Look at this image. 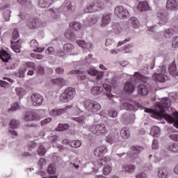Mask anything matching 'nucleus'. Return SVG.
I'll return each instance as SVG.
<instances>
[{
  "instance_id": "473e14b6",
  "label": "nucleus",
  "mask_w": 178,
  "mask_h": 178,
  "mask_svg": "<svg viewBox=\"0 0 178 178\" xmlns=\"http://www.w3.org/2000/svg\"><path fill=\"white\" fill-rule=\"evenodd\" d=\"M0 59H2L3 62L8 63L10 59V54L5 50L0 51Z\"/></svg>"
},
{
  "instance_id": "f3484780",
  "label": "nucleus",
  "mask_w": 178,
  "mask_h": 178,
  "mask_svg": "<svg viewBox=\"0 0 178 178\" xmlns=\"http://www.w3.org/2000/svg\"><path fill=\"white\" fill-rule=\"evenodd\" d=\"M76 44L83 48V49H86V51H91L92 49V44L91 42H86L84 40H76Z\"/></svg>"
},
{
  "instance_id": "f257e3e1",
  "label": "nucleus",
  "mask_w": 178,
  "mask_h": 178,
  "mask_svg": "<svg viewBox=\"0 0 178 178\" xmlns=\"http://www.w3.org/2000/svg\"><path fill=\"white\" fill-rule=\"evenodd\" d=\"M170 105L172 103L170 99L168 97L162 98L160 102L156 103V108H145V112L147 113H151L150 116L154 119H157L158 120H161V119H165L168 123H174V126L175 123L178 122V112L173 113L172 115H168L165 109H168V108H170Z\"/></svg>"
},
{
  "instance_id": "1a4fd4ad",
  "label": "nucleus",
  "mask_w": 178,
  "mask_h": 178,
  "mask_svg": "<svg viewBox=\"0 0 178 178\" xmlns=\"http://www.w3.org/2000/svg\"><path fill=\"white\" fill-rule=\"evenodd\" d=\"M114 13L115 16H118L120 19H124V17H129V16H130L127 9L122 6L116 7L114 10Z\"/></svg>"
},
{
  "instance_id": "f704fd0d",
  "label": "nucleus",
  "mask_w": 178,
  "mask_h": 178,
  "mask_svg": "<svg viewBox=\"0 0 178 178\" xmlns=\"http://www.w3.org/2000/svg\"><path fill=\"white\" fill-rule=\"evenodd\" d=\"M128 23L129 26H131V27H134V29H138L140 27V22L136 17L130 18Z\"/></svg>"
},
{
  "instance_id": "412c9836",
  "label": "nucleus",
  "mask_w": 178,
  "mask_h": 178,
  "mask_svg": "<svg viewBox=\"0 0 178 178\" xmlns=\"http://www.w3.org/2000/svg\"><path fill=\"white\" fill-rule=\"evenodd\" d=\"M30 69H35V64L32 62H29L26 63V67L25 68H21L19 70V77H24V74H26V72Z\"/></svg>"
},
{
  "instance_id": "8fccbe9b",
  "label": "nucleus",
  "mask_w": 178,
  "mask_h": 178,
  "mask_svg": "<svg viewBox=\"0 0 178 178\" xmlns=\"http://www.w3.org/2000/svg\"><path fill=\"white\" fill-rule=\"evenodd\" d=\"M9 126L11 129H17L20 126V122L17 120H12L10 122Z\"/></svg>"
},
{
  "instance_id": "680f3d73",
  "label": "nucleus",
  "mask_w": 178,
  "mask_h": 178,
  "mask_svg": "<svg viewBox=\"0 0 178 178\" xmlns=\"http://www.w3.org/2000/svg\"><path fill=\"white\" fill-rule=\"evenodd\" d=\"M174 33L175 32H173L172 29H165L164 35H165V38H170V37H172V35H173Z\"/></svg>"
},
{
  "instance_id": "c756f323",
  "label": "nucleus",
  "mask_w": 178,
  "mask_h": 178,
  "mask_svg": "<svg viewBox=\"0 0 178 178\" xmlns=\"http://www.w3.org/2000/svg\"><path fill=\"white\" fill-rule=\"evenodd\" d=\"M54 3V0H39L38 5L40 8H49Z\"/></svg>"
},
{
  "instance_id": "e433bc0d",
  "label": "nucleus",
  "mask_w": 178,
  "mask_h": 178,
  "mask_svg": "<svg viewBox=\"0 0 178 178\" xmlns=\"http://www.w3.org/2000/svg\"><path fill=\"white\" fill-rule=\"evenodd\" d=\"M150 134L153 137H156V138H158V137L161 136V129L157 126L153 127L151 129Z\"/></svg>"
},
{
  "instance_id": "c03bdc74",
  "label": "nucleus",
  "mask_w": 178,
  "mask_h": 178,
  "mask_svg": "<svg viewBox=\"0 0 178 178\" xmlns=\"http://www.w3.org/2000/svg\"><path fill=\"white\" fill-rule=\"evenodd\" d=\"M87 73L88 74H89V76H98L99 71L97 70V69H95V67L92 66L88 68Z\"/></svg>"
},
{
  "instance_id": "423d86ee",
  "label": "nucleus",
  "mask_w": 178,
  "mask_h": 178,
  "mask_svg": "<svg viewBox=\"0 0 178 178\" xmlns=\"http://www.w3.org/2000/svg\"><path fill=\"white\" fill-rule=\"evenodd\" d=\"M74 97H76V89L69 87L60 95V101H61V102H69L72 101Z\"/></svg>"
},
{
  "instance_id": "de8ad7c7",
  "label": "nucleus",
  "mask_w": 178,
  "mask_h": 178,
  "mask_svg": "<svg viewBox=\"0 0 178 178\" xmlns=\"http://www.w3.org/2000/svg\"><path fill=\"white\" fill-rule=\"evenodd\" d=\"M58 138L56 136H51L49 138L50 141H51V143L53 144V147H58V148H59V149H63V145H55V144H56L58 143Z\"/></svg>"
},
{
  "instance_id": "0e129e2a",
  "label": "nucleus",
  "mask_w": 178,
  "mask_h": 178,
  "mask_svg": "<svg viewBox=\"0 0 178 178\" xmlns=\"http://www.w3.org/2000/svg\"><path fill=\"white\" fill-rule=\"evenodd\" d=\"M19 16L22 20H29V19H30V15L25 12H20Z\"/></svg>"
},
{
  "instance_id": "a19ab883",
  "label": "nucleus",
  "mask_w": 178,
  "mask_h": 178,
  "mask_svg": "<svg viewBox=\"0 0 178 178\" xmlns=\"http://www.w3.org/2000/svg\"><path fill=\"white\" fill-rule=\"evenodd\" d=\"M65 37L67 38V40H70L73 41L76 40V33L70 29L67 30L65 33Z\"/></svg>"
},
{
  "instance_id": "393cba45",
  "label": "nucleus",
  "mask_w": 178,
  "mask_h": 178,
  "mask_svg": "<svg viewBox=\"0 0 178 178\" xmlns=\"http://www.w3.org/2000/svg\"><path fill=\"white\" fill-rule=\"evenodd\" d=\"M111 24V14H104L102 18L100 26L102 27H108Z\"/></svg>"
},
{
  "instance_id": "4c0bfd02",
  "label": "nucleus",
  "mask_w": 178,
  "mask_h": 178,
  "mask_svg": "<svg viewBox=\"0 0 178 178\" xmlns=\"http://www.w3.org/2000/svg\"><path fill=\"white\" fill-rule=\"evenodd\" d=\"M103 88H104L105 91H106V92H108L106 93L107 98H108V99H112V98H113V97L115 96L109 93L112 91V87L111 86V85H108V83H104Z\"/></svg>"
},
{
  "instance_id": "dca6fc26",
  "label": "nucleus",
  "mask_w": 178,
  "mask_h": 178,
  "mask_svg": "<svg viewBox=\"0 0 178 178\" xmlns=\"http://www.w3.org/2000/svg\"><path fill=\"white\" fill-rule=\"evenodd\" d=\"M132 47H133V45L127 44L118 50L116 49L110 50V54H111V55H118V54H119V51H123L124 54H130V52H131V50H130V48H132Z\"/></svg>"
},
{
  "instance_id": "2f4dec72",
  "label": "nucleus",
  "mask_w": 178,
  "mask_h": 178,
  "mask_svg": "<svg viewBox=\"0 0 178 178\" xmlns=\"http://www.w3.org/2000/svg\"><path fill=\"white\" fill-rule=\"evenodd\" d=\"M123 172L125 173H134L136 170V165L133 164H128L122 166Z\"/></svg>"
},
{
  "instance_id": "09e8293b",
  "label": "nucleus",
  "mask_w": 178,
  "mask_h": 178,
  "mask_svg": "<svg viewBox=\"0 0 178 178\" xmlns=\"http://www.w3.org/2000/svg\"><path fill=\"white\" fill-rule=\"evenodd\" d=\"M53 84H56V86H65L66 84V81L63 78H57L51 81Z\"/></svg>"
},
{
  "instance_id": "79ce46f5",
  "label": "nucleus",
  "mask_w": 178,
  "mask_h": 178,
  "mask_svg": "<svg viewBox=\"0 0 178 178\" xmlns=\"http://www.w3.org/2000/svg\"><path fill=\"white\" fill-rule=\"evenodd\" d=\"M168 72L171 76H178V72L176 70V64L172 63L168 67Z\"/></svg>"
},
{
  "instance_id": "bb28decb",
  "label": "nucleus",
  "mask_w": 178,
  "mask_h": 178,
  "mask_svg": "<svg viewBox=\"0 0 178 178\" xmlns=\"http://www.w3.org/2000/svg\"><path fill=\"white\" fill-rule=\"evenodd\" d=\"M139 12H145V10H151V7L148 5L147 1H140L138 6Z\"/></svg>"
},
{
  "instance_id": "f03ea898",
  "label": "nucleus",
  "mask_w": 178,
  "mask_h": 178,
  "mask_svg": "<svg viewBox=\"0 0 178 178\" xmlns=\"http://www.w3.org/2000/svg\"><path fill=\"white\" fill-rule=\"evenodd\" d=\"M74 9V3L72 2V0H65L62 6L59 8L50 9L49 12L51 13V17L53 18L50 22H56L59 20L60 17L58 13H62V12L66 13Z\"/></svg>"
},
{
  "instance_id": "49530a36",
  "label": "nucleus",
  "mask_w": 178,
  "mask_h": 178,
  "mask_svg": "<svg viewBox=\"0 0 178 178\" xmlns=\"http://www.w3.org/2000/svg\"><path fill=\"white\" fill-rule=\"evenodd\" d=\"M70 29H73L74 31H79L81 29V24L79 22H72L70 23Z\"/></svg>"
},
{
  "instance_id": "a18cd8bd",
  "label": "nucleus",
  "mask_w": 178,
  "mask_h": 178,
  "mask_svg": "<svg viewBox=\"0 0 178 178\" xmlns=\"http://www.w3.org/2000/svg\"><path fill=\"white\" fill-rule=\"evenodd\" d=\"M72 120H74V122H76L79 124H86V116L85 115H81L79 117H72Z\"/></svg>"
},
{
  "instance_id": "7ed1b4c3",
  "label": "nucleus",
  "mask_w": 178,
  "mask_h": 178,
  "mask_svg": "<svg viewBox=\"0 0 178 178\" xmlns=\"http://www.w3.org/2000/svg\"><path fill=\"white\" fill-rule=\"evenodd\" d=\"M153 80L158 83H166L170 80L169 73L166 70V66L162 65L157 68L156 71L153 74Z\"/></svg>"
},
{
  "instance_id": "72a5a7b5",
  "label": "nucleus",
  "mask_w": 178,
  "mask_h": 178,
  "mask_svg": "<svg viewBox=\"0 0 178 178\" xmlns=\"http://www.w3.org/2000/svg\"><path fill=\"white\" fill-rule=\"evenodd\" d=\"M20 48H21V44L19 40H17L16 42L11 41V49L14 52H16V54H19L20 52Z\"/></svg>"
},
{
  "instance_id": "0eeeda50",
  "label": "nucleus",
  "mask_w": 178,
  "mask_h": 178,
  "mask_svg": "<svg viewBox=\"0 0 178 178\" xmlns=\"http://www.w3.org/2000/svg\"><path fill=\"white\" fill-rule=\"evenodd\" d=\"M104 3L100 1H97L88 5L83 10L85 13H94L95 12H101V10H104Z\"/></svg>"
},
{
  "instance_id": "ddd939ff",
  "label": "nucleus",
  "mask_w": 178,
  "mask_h": 178,
  "mask_svg": "<svg viewBox=\"0 0 178 178\" xmlns=\"http://www.w3.org/2000/svg\"><path fill=\"white\" fill-rule=\"evenodd\" d=\"M159 178H168L170 175V169L168 167H160L156 172Z\"/></svg>"
},
{
  "instance_id": "e2e57ef3",
  "label": "nucleus",
  "mask_w": 178,
  "mask_h": 178,
  "mask_svg": "<svg viewBox=\"0 0 178 178\" xmlns=\"http://www.w3.org/2000/svg\"><path fill=\"white\" fill-rule=\"evenodd\" d=\"M47 172L49 175L55 174V172H56V168H55V164H50L47 168Z\"/></svg>"
},
{
  "instance_id": "a211bd4d",
  "label": "nucleus",
  "mask_w": 178,
  "mask_h": 178,
  "mask_svg": "<svg viewBox=\"0 0 178 178\" xmlns=\"http://www.w3.org/2000/svg\"><path fill=\"white\" fill-rule=\"evenodd\" d=\"M140 107V105L136 106L134 103L124 102L121 104L120 108L121 110L125 109L126 111H137V108Z\"/></svg>"
},
{
  "instance_id": "6ab92c4d",
  "label": "nucleus",
  "mask_w": 178,
  "mask_h": 178,
  "mask_svg": "<svg viewBox=\"0 0 178 178\" xmlns=\"http://www.w3.org/2000/svg\"><path fill=\"white\" fill-rule=\"evenodd\" d=\"M144 148L140 146H134L131 148V152H132V155L131 156V158L134 159V162H136V159H138V154H140L141 151H143Z\"/></svg>"
},
{
  "instance_id": "b1692460",
  "label": "nucleus",
  "mask_w": 178,
  "mask_h": 178,
  "mask_svg": "<svg viewBox=\"0 0 178 178\" xmlns=\"http://www.w3.org/2000/svg\"><path fill=\"white\" fill-rule=\"evenodd\" d=\"M30 47L32 48L34 52H44L45 48L44 47H38V42L35 40H32L30 42Z\"/></svg>"
},
{
  "instance_id": "864d4df0",
  "label": "nucleus",
  "mask_w": 178,
  "mask_h": 178,
  "mask_svg": "<svg viewBox=\"0 0 178 178\" xmlns=\"http://www.w3.org/2000/svg\"><path fill=\"white\" fill-rule=\"evenodd\" d=\"M111 172H112V165H106L103 168V174L105 176H108V175H109V173H111Z\"/></svg>"
},
{
  "instance_id": "69168bd1",
  "label": "nucleus",
  "mask_w": 178,
  "mask_h": 178,
  "mask_svg": "<svg viewBox=\"0 0 178 178\" xmlns=\"http://www.w3.org/2000/svg\"><path fill=\"white\" fill-rule=\"evenodd\" d=\"M35 70L38 74H44L45 73V68L42 65H39Z\"/></svg>"
},
{
  "instance_id": "c9c22d12",
  "label": "nucleus",
  "mask_w": 178,
  "mask_h": 178,
  "mask_svg": "<svg viewBox=\"0 0 178 178\" xmlns=\"http://www.w3.org/2000/svg\"><path fill=\"white\" fill-rule=\"evenodd\" d=\"M63 49L67 52V54H70V55H74L73 51H74V46L72 44L67 43L64 44Z\"/></svg>"
},
{
  "instance_id": "4d7b16f0",
  "label": "nucleus",
  "mask_w": 178,
  "mask_h": 178,
  "mask_svg": "<svg viewBox=\"0 0 178 178\" xmlns=\"http://www.w3.org/2000/svg\"><path fill=\"white\" fill-rule=\"evenodd\" d=\"M168 149L169 151H171V152H175V153L178 152V143H175L170 145L168 147Z\"/></svg>"
},
{
  "instance_id": "37998d69",
  "label": "nucleus",
  "mask_w": 178,
  "mask_h": 178,
  "mask_svg": "<svg viewBox=\"0 0 178 178\" xmlns=\"http://www.w3.org/2000/svg\"><path fill=\"white\" fill-rule=\"evenodd\" d=\"M102 91H104V88L99 86H95L91 89L92 95H99V94L102 93Z\"/></svg>"
},
{
  "instance_id": "052dcab7",
  "label": "nucleus",
  "mask_w": 178,
  "mask_h": 178,
  "mask_svg": "<svg viewBox=\"0 0 178 178\" xmlns=\"http://www.w3.org/2000/svg\"><path fill=\"white\" fill-rule=\"evenodd\" d=\"M45 152H47V150L44 149V145H40L38 149V155H40V156H43V155H45Z\"/></svg>"
},
{
  "instance_id": "cd10ccee",
  "label": "nucleus",
  "mask_w": 178,
  "mask_h": 178,
  "mask_svg": "<svg viewBox=\"0 0 178 178\" xmlns=\"http://www.w3.org/2000/svg\"><path fill=\"white\" fill-rule=\"evenodd\" d=\"M106 152H108L106 146H100L97 147L94 151L95 156H101V155H103V154H106Z\"/></svg>"
},
{
  "instance_id": "c85d7f7f",
  "label": "nucleus",
  "mask_w": 178,
  "mask_h": 178,
  "mask_svg": "<svg viewBox=\"0 0 178 178\" xmlns=\"http://www.w3.org/2000/svg\"><path fill=\"white\" fill-rule=\"evenodd\" d=\"M24 120L26 122H31V120H38V118L35 115V113L33 111H28L25 113Z\"/></svg>"
},
{
  "instance_id": "603ef678",
  "label": "nucleus",
  "mask_w": 178,
  "mask_h": 178,
  "mask_svg": "<svg viewBox=\"0 0 178 178\" xmlns=\"http://www.w3.org/2000/svg\"><path fill=\"white\" fill-rule=\"evenodd\" d=\"M113 30L115 34H119V33H121L122 31V28L120 27V25L119 23H114L112 25Z\"/></svg>"
},
{
  "instance_id": "6e6d98bb",
  "label": "nucleus",
  "mask_w": 178,
  "mask_h": 178,
  "mask_svg": "<svg viewBox=\"0 0 178 178\" xmlns=\"http://www.w3.org/2000/svg\"><path fill=\"white\" fill-rule=\"evenodd\" d=\"M98 22V17L94 15L88 19V26H94Z\"/></svg>"
},
{
  "instance_id": "9d476101",
  "label": "nucleus",
  "mask_w": 178,
  "mask_h": 178,
  "mask_svg": "<svg viewBox=\"0 0 178 178\" xmlns=\"http://www.w3.org/2000/svg\"><path fill=\"white\" fill-rule=\"evenodd\" d=\"M72 108H73V105H68L64 108H54L49 110V113L50 116H60V115L66 113V112H67V109H72Z\"/></svg>"
},
{
  "instance_id": "2eb2a0df",
  "label": "nucleus",
  "mask_w": 178,
  "mask_h": 178,
  "mask_svg": "<svg viewBox=\"0 0 178 178\" xmlns=\"http://www.w3.org/2000/svg\"><path fill=\"white\" fill-rule=\"evenodd\" d=\"M157 18L159 20V24L163 26L168 23V17H166V13L165 10H160L156 14Z\"/></svg>"
},
{
  "instance_id": "aec40b11",
  "label": "nucleus",
  "mask_w": 178,
  "mask_h": 178,
  "mask_svg": "<svg viewBox=\"0 0 178 178\" xmlns=\"http://www.w3.org/2000/svg\"><path fill=\"white\" fill-rule=\"evenodd\" d=\"M10 8V5L6 4L2 7H0V12H4V19L6 22H9L10 20V13L11 12L9 10Z\"/></svg>"
},
{
  "instance_id": "bf43d9fd",
  "label": "nucleus",
  "mask_w": 178,
  "mask_h": 178,
  "mask_svg": "<svg viewBox=\"0 0 178 178\" xmlns=\"http://www.w3.org/2000/svg\"><path fill=\"white\" fill-rule=\"evenodd\" d=\"M172 133L170 135V140H172L173 141H178V132L173 129H172Z\"/></svg>"
},
{
  "instance_id": "9b49d317",
  "label": "nucleus",
  "mask_w": 178,
  "mask_h": 178,
  "mask_svg": "<svg viewBox=\"0 0 178 178\" xmlns=\"http://www.w3.org/2000/svg\"><path fill=\"white\" fill-rule=\"evenodd\" d=\"M29 29H37L38 27H45L47 26V22L41 21L40 19L36 18L29 22L27 24Z\"/></svg>"
},
{
  "instance_id": "39448f33",
  "label": "nucleus",
  "mask_w": 178,
  "mask_h": 178,
  "mask_svg": "<svg viewBox=\"0 0 178 178\" xmlns=\"http://www.w3.org/2000/svg\"><path fill=\"white\" fill-rule=\"evenodd\" d=\"M89 130L95 136H106L108 134V129L104 124H98L89 127Z\"/></svg>"
},
{
  "instance_id": "5701e85b",
  "label": "nucleus",
  "mask_w": 178,
  "mask_h": 178,
  "mask_svg": "<svg viewBox=\"0 0 178 178\" xmlns=\"http://www.w3.org/2000/svg\"><path fill=\"white\" fill-rule=\"evenodd\" d=\"M166 8L168 10L176 11L178 9V3L176 0H168L166 3Z\"/></svg>"
},
{
  "instance_id": "a878e982",
  "label": "nucleus",
  "mask_w": 178,
  "mask_h": 178,
  "mask_svg": "<svg viewBox=\"0 0 178 178\" xmlns=\"http://www.w3.org/2000/svg\"><path fill=\"white\" fill-rule=\"evenodd\" d=\"M3 80H6V81L0 80V87H3V88H9V87L13 84V81L10 78L4 77L3 78Z\"/></svg>"
},
{
  "instance_id": "f8f14e48",
  "label": "nucleus",
  "mask_w": 178,
  "mask_h": 178,
  "mask_svg": "<svg viewBox=\"0 0 178 178\" xmlns=\"http://www.w3.org/2000/svg\"><path fill=\"white\" fill-rule=\"evenodd\" d=\"M31 100L34 106H41L42 102H44V97L38 93H33L31 96Z\"/></svg>"
},
{
  "instance_id": "3c124183",
  "label": "nucleus",
  "mask_w": 178,
  "mask_h": 178,
  "mask_svg": "<svg viewBox=\"0 0 178 178\" xmlns=\"http://www.w3.org/2000/svg\"><path fill=\"white\" fill-rule=\"evenodd\" d=\"M15 92L19 98H22L23 95H26V90L22 88H15Z\"/></svg>"
},
{
  "instance_id": "774afa93",
  "label": "nucleus",
  "mask_w": 178,
  "mask_h": 178,
  "mask_svg": "<svg viewBox=\"0 0 178 178\" xmlns=\"http://www.w3.org/2000/svg\"><path fill=\"white\" fill-rule=\"evenodd\" d=\"M108 116H110V118H116V116H118V112L116 110L112 108L108 111Z\"/></svg>"
},
{
  "instance_id": "13d9d810",
  "label": "nucleus",
  "mask_w": 178,
  "mask_h": 178,
  "mask_svg": "<svg viewBox=\"0 0 178 178\" xmlns=\"http://www.w3.org/2000/svg\"><path fill=\"white\" fill-rule=\"evenodd\" d=\"M70 147L72 148H79V147H81V141L78 140L71 141Z\"/></svg>"
},
{
  "instance_id": "6e6552de",
  "label": "nucleus",
  "mask_w": 178,
  "mask_h": 178,
  "mask_svg": "<svg viewBox=\"0 0 178 178\" xmlns=\"http://www.w3.org/2000/svg\"><path fill=\"white\" fill-rule=\"evenodd\" d=\"M110 161H111V158L109 156L102 157L99 160L98 159L92 160V163L95 166V168H93V170L95 173H97L98 169H99L101 166H103V165H105V163H108V162H110Z\"/></svg>"
},
{
  "instance_id": "4468645a",
  "label": "nucleus",
  "mask_w": 178,
  "mask_h": 178,
  "mask_svg": "<svg viewBox=\"0 0 178 178\" xmlns=\"http://www.w3.org/2000/svg\"><path fill=\"white\" fill-rule=\"evenodd\" d=\"M147 80H148L145 76H144L140 72H135L134 75L131 76L132 83H147Z\"/></svg>"
},
{
  "instance_id": "5fc2aeb1",
  "label": "nucleus",
  "mask_w": 178,
  "mask_h": 178,
  "mask_svg": "<svg viewBox=\"0 0 178 178\" xmlns=\"http://www.w3.org/2000/svg\"><path fill=\"white\" fill-rule=\"evenodd\" d=\"M70 126L67 124H59L58 127L56 128L57 131H65V130H67Z\"/></svg>"
},
{
  "instance_id": "7c9ffc66",
  "label": "nucleus",
  "mask_w": 178,
  "mask_h": 178,
  "mask_svg": "<svg viewBox=\"0 0 178 178\" xmlns=\"http://www.w3.org/2000/svg\"><path fill=\"white\" fill-rule=\"evenodd\" d=\"M139 95H147L148 94V87L145 85L140 84L137 88Z\"/></svg>"
},
{
  "instance_id": "338daca9",
  "label": "nucleus",
  "mask_w": 178,
  "mask_h": 178,
  "mask_svg": "<svg viewBox=\"0 0 178 178\" xmlns=\"http://www.w3.org/2000/svg\"><path fill=\"white\" fill-rule=\"evenodd\" d=\"M172 48H178V36H175L172 39Z\"/></svg>"
},
{
  "instance_id": "4be33fe9",
  "label": "nucleus",
  "mask_w": 178,
  "mask_h": 178,
  "mask_svg": "<svg viewBox=\"0 0 178 178\" xmlns=\"http://www.w3.org/2000/svg\"><path fill=\"white\" fill-rule=\"evenodd\" d=\"M75 73L78 74V80H80V81H86V80H87V76L83 74L84 73V70H83V69L72 70L70 72L71 74H74Z\"/></svg>"
},
{
  "instance_id": "20e7f679",
  "label": "nucleus",
  "mask_w": 178,
  "mask_h": 178,
  "mask_svg": "<svg viewBox=\"0 0 178 178\" xmlns=\"http://www.w3.org/2000/svg\"><path fill=\"white\" fill-rule=\"evenodd\" d=\"M83 106L86 111L85 116H91L92 113L101 111V104L92 99L85 100L83 102Z\"/></svg>"
},
{
  "instance_id": "ea45409f",
  "label": "nucleus",
  "mask_w": 178,
  "mask_h": 178,
  "mask_svg": "<svg viewBox=\"0 0 178 178\" xmlns=\"http://www.w3.org/2000/svg\"><path fill=\"white\" fill-rule=\"evenodd\" d=\"M120 136L124 138V140H127V138H130V131L129 129L124 127L121 129Z\"/></svg>"
},
{
  "instance_id": "58836bf2",
  "label": "nucleus",
  "mask_w": 178,
  "mask_h": 178,
  "mask_svg": "<svg viewBox=\"0 0 178 178\" xmlns=\"http://www.w3.org/2000/svg\"><path fill=\"white\" fill-rule=\"evenodd\" d=\"M134 88H136V86H134V84L129 81L125 83L124 87V91L129 93L134 92Z\"/></svg>"
}]
</instances>
